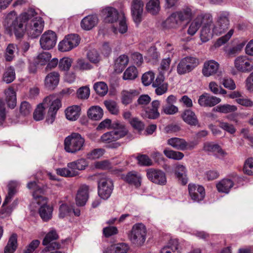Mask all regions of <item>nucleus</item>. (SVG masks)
Wrapping results in <instances>:
<instances>
[{
  "mask_svg": "<svg viewBox=\"0 0 253 253\" xmlns=\"http://www.w3.org/2000/svg\"><path fill=\"white\" fill-rule=\"evenodd\" d=\"M18 186V183L17 181H11L9 182L7 185L8 193L5 197L2 206L3 210H5V211L7 213H10L12 211L13 209L18 204L17 201L15 200L12 203V206L5 207L6 205L11 201L12 198L16 193Z\"/></svg>",
  "mask_w": 253,
  "mask_h": 253,
  "instance_id": "nucleus-7",
  "label": "nucleus"
},
{
  "mask_svg": "<svg viewBox=\"0 0 253 253\" xmlns=\"http://www.w3.org/2000/svg\"><path fill=\"white\" fill-rule=\"evenodd\" d=\"M137 77V70L135 66H132L127 68L123 74L124 80H132Z\"/></svg>",
  "mask_w": 253,
  "mask_h": 253,
  "instance_id": "nucleus-43",
  "label": "nucleus"
},
{
  "mask_svg": "<svg viewBox=\"0 0 253 253\" xmlns=\"http://www.w3.org/2000/svg\"><path fill=\"white\" fill-rule=\"evenodd\" d=\"M138 94V92L133 89L128 90H124L121 92V100L123 104L126 105L130 104L134 97Z\"/></svg>",
  "mask_w": 253,
  "mask_h": 253,
  "instance_id": "nucleus-29",
  "label": "nucleus"
},
{
  "mask_svg": "<svg viewBox=\"0 0 253 253\" xmlns=\"http://www.w3.org/2000/svg\"><path fill=\"white\" fill-rule=\"evenodd\" d=\"M51 98V97H45L43 102L38 105L33 114L34 119L36 121H41L43 119L44 110L48 107V103L52 100Z\"/></svg>",
  "mask_w": 253,
  "mask_h": 253,
  "instance_id": "nucleus-22",
  "label": "nucleus"
},
{
  "mask_svg": "<svg viewBox=\"0 0 253 253\" xmlns=\"http://www.w3.org/2000/svg\"><path fill=\"white\" fill-rule=\"evenodd\" d=\"M147 177L153 183L160 185H165L167 180L166 173L160 169H149L147 170Z\"/></svg>",
  "mask_w": 253,
  "mask_h": 253,
  "instance_id": "nucleus-11",
  "label": "nucleus"
},
{
  "mask_svg": "<svg viewBox=\"0 0 253 253\" xmlns=\"http://www.w3.org/2000/svg\"><path fill=\"white\" fill-rule=\"evenodd\" d=\"M234 66L239 72H250L253 70V60L246 55L239 56L234 60Z\"/></svg>",
  "mask_w": 253,
  "mask_h": 253,
  "instance_id": "nucleus-10",
  "label": "nucleus"
},
{
  "mask_svg": "<svg viewBox=\"0 0 253 253\" xmlns=\"http://www.w3.org/2000/svg\"><path fill=\"white\" fill-rule=\"evenodd\" d=\"M87 58L93 63H97L100 60V56L99 53L94 49L91 50L88 52Z\"/></svg>",
  "mask_w": 253,
  "mask_h": 253,
  "instance_id": "nucleus-62",
  "label": "nucleus"
},
{
  "mask_svg": "<svg viewBox=\"0 0 253 253\" xmlns=\"http://www.w3.org/2000/svg\"><path fill=\"white\" fill-rule=\"evenodd\" d=\"M146 9L151 14H157L160 9V0H150L146 3Z\"/></svg>",
  "mask_w": 253,
  "mask_h": 253,
  "instance_id": "nucleus-39",
  "label": "nucleus"
},
{
  "mask_svg": "<svg viewBox=\"0 0 253 253\" xmlns=\"http://www.w3.org/2000/svg\"><path fill=\"white\" fill-rule=\"evenodd\" d=\"M160 253H181V248L178 240L170 239L167 245L163 248Z\"/></svg>",
  "mask_w": 253,
  "mask_h": 253,
  "instance_id": "nucleus-27",
  "label": "nucleus"
},
{
  "mask_svg": "<svg viewBox=\"0 0 253 253\" xmlns=\"http://www.w3.org/2000/svg\"><path fill=\"white\" fill-rule=\"evenodd\" d=\"M181 23L177 13H172L165 21V26L168 28H177Z\"/></svg>",
  "mask_w": 253,
  "mask_h": 253,
  "instance_id": "nucleus-33",
  "label": "nucleus"
},
{
  "mask_svg": "<svg viewBox=\"0 0 253 253\" xmlns=\"http://www.w3.org/2000/svg\"><path fill=\"white\" fill-rule=\"evenodd\" d=\"M206 20H208L209 22L212 21V18L211 15L209 14H202L198 15L190 24L187 30L188 34L191 36L195 35L202 24L203 21Z\"/></svg>",
  "mask_w": 253,
  "mask_h": 253,
  "instance_id": "nucleus-14",
  "label": "nucleus"
},
{
  "mask_svg": "<svg viewBox=\"0 0 253 253\" xmlns=\"http://www.w3.org/2000/svg\"><path fill=\"white\" fill-rule=\"evenodd\" d=\"M184 139L177 137H173L169 139L167 141L168 144L173 148L181 151H183Z\"/></svg>",
  "mask_w": 253,
  "mask_h": 253,
  "instance_id": "nucleus-41",
  "label": "nucleus"
},
{
  "mask_svg": "<svg viewBox=\"0 0 253 253\" xmlns=\"http://www.w3.org/2000/svg\"><path fill=\"white\" fill-rule=\"evenodd\" d=\"M218 122L219 126L224 130L231 134L235 133L236 129L233 125L221 121H218Z\"/></svg>",
  "mask_w": 253,
  "mask_h": 253,
  "instance_id": "nucleus-52",
  "label": "nucleus"
},
{
  "mask_svg": "<svg viewBox=\"0 0 253 253\" xmlns=\"http://www.w3.org/2000/svg\"><path fill=\"white\" fill-rule=\"evenodd\" d=\"M13 31L17 38H22L25 32L31 38L38 37L43 31L44 21L33 9L21 14L17 17L14 11L8 13L5 19V25Z\"/></svg>",
  "mask_w": 253,
  "mask_h": 253,
  "instance_id": "nucleus-1",
  "label": "nucleus"
},
{
  "mask_svg": "<svg viewBox=\"0 0 253 253\" xmlns=\"http://www.w3.org/2000/svg\"><path fill=\"white\" fill-rule=\"evenodd\" d=\"M84 139L78 133H72L64 140L65 150L70 153H76L82 150L84 145Z\"/></svg>",
  "mask_w": 253,
  "mask_h": 253,
  "instance_id": "nucleus-3",
  "label": "nucleus"
},
{
  "mask_svg": "<svg viewBox=\"0 0 253 253\" xmlns=\"http://www.w3.org/2000/svg\"><path fill=\"white\" fill-rule=\"evenodd\" d=\"M182 120L187 124L196 126L199 125V121L195 113L190 109L185 110L181 114Z\"/></svg>",
  "mask_w": 253,
  "mask_h": 253,
  "instance_id": "nucleus-25",
  "label": "nucleus"
},
{
  "mask_svg": "<svg viewBox=\"0 0 253 253\" xmlns=\"http://www.w3.org/2000/svg\"><path fill=\"white\" fill-rule=\"evenodd\" d=\"M88 186L85 185L81 186L79 189L76 198V204L79 206H84L88 197Z\"/></svg>",
  "mask_w": 253,
  "mask_h": 253,
  "instance_id": "nucleus-23",
  "label": "nucleus"
},
{
  "mask_svg": "<svg viewBox=\"0 0 253 253\" xmlns=\"http://www.w3.org/2000/svg\"><path fill=\"white\" fill-rule=\"evenodd\" d=\"M104 154V150L101 148L94 149L87 153V158L90 160L98 159Z\"/></svg>",
  "mask_w": 253,
  "mask_h": 253,
  "instance_id": "nucleus-58",
  "label": "nucleus"
},
{
  "mask_svg": "<svg viewBox=\"0 0 253 253\" xmlns=\"http://www.w3.org/2000/svg\"><path fill=\"white\" fill-rule=\"evenodd\" d=\"M103 15L104 17L106 22L113 23L116 22L121 18L122 15H120L118 10L112 7H107L102 11Z\"/></svg>",
  "mask_w": 253,
  "mask_h": 253,
  "instance_id": "nucleus-19",
  "label": "nucleus"
},
{
  "mask_svg": "<svg viewBox=\"0 0 253 253\" xmlns=\"http://www.w3.org/2000/svg\"><path fill=\"white\" fill-rule=\"evenodd\" d=\"M98 21L96 15H89L82 19L81 26L84 30H90L97 25Z\"/></svg>",
  "mask_w": 253,
  "mask_h": 253,
  "instance_id": "nucleus-24",
  "label": "nucleus"
},
{
  "mask_svg": "<svg viewBox=\"0 0 253 253\" xmlns=\"http://www.w3.org/2000/svg\"><path fill=\"white\" fill-rule=\"evenodd\" d=\"M146 234L145 226L142 223H137L132 226L129 238L132 243L141 246L146 240Z\"/></svg>",
  "mask_w": 253,
  "mask_h": 253,
  "instance_id": "nucleus-4",
  "label": "nucleus"
},
{
  "mask_svg": "<svg viewBox=\"0 0 253 253\" xmlns=\"http://www.w3.org/2000/svg\"><path fill=\"white\" fill-rule=\"evenodd\" d=\"M17 52L18 48L17 45L14 44H9L7 46L5 53V60L7 61H12Z\"/></svg>",
  "mask_w": 253,
  "mask_h": 253,
  "instance_id": "nucleus-42",
  "label": "nucleus"
},
{
  "mask_svg": "<svg viewBox=\"0 0 253 253\" xmlns=\"http://www.w3.org/2000/svg\"><path fill=\"white\" fill-rule=\"evenodd\" d=\"M87 166L88 163L86 160L84 158L78 159L67 164L68 168L72 169V170H74L75 169L83 170L85 169Z\"/></svg>",
  "mask_w": 253,
  "mask_h": 253,
  "instance_id": "nucleus-34",
  "label": "nucleus"
},
{
  "mask_svg": "<svg viewBox=\"0 0 253 253\" xmlns=\"http://www.w3.org/2000/svg\"><path fill=\"white\" fill-rule=\"evenodd\" d=\"M244 172L249 175H253V158H250L246 160L243 168Z\"/></svg>",
  "mask_w": 253,
  "mask_h": 253,
  "instance_id": "nucleus-54",
  "label": "nucleus"
},
{
  "mask_svg": "<svg viewBox=\"0 0 253 253\" xmlns=\"http://www.w3.org/2000/svg\"><path fill=\"white\" fill-rule=\"evenodd\" d=\"M123 178L126 182L136 187H138L141 185V176L140 174L135 171L129 172L126 175H124Z\"/></svg>",
  "mask_w": 253,
  "mask_h": 253,
  "instance_id": "nucleus-26",
  "label": "nucleus"
},
{
  "mask_svg": "<svg viewBox=\"0 0 253 253\" xmlns=\"http://www.w3.org/2000/svg\"><path fill=\"white\" fill-rule=\"evenodd\" d=\"M73 206L67 204H62L59 209V216L60 218H64L70 215L72 213Z\"/></svg>",
  "mask_w": 253,
  "mask_h": 253,
  "instance_id": "nucleus-49",
  "label": "nucleus"
},
{
  "mask_svg": "<svg viewBox=\"0 0 253 253\" xmlns=\"http://www.w3.org/2000/svg\"><path fill=\"white\" fill-rule=\"evenodd\" d=\"M17 247V236L13 234L4 249V253H13Z\"/></svg>",
  "mask_w": 253,
  "mask_h": 253,
  "instance_id": "nucleus-38",
  "label": "nucleus"
},
{
  "mask_svg": "<svg viewBox=\"0 0 253 253\" xmlns=\"http://www.w3.org/2000/svg\"><path fill=\"white\" fill-rule=\"evenodd\" d=\"M48 97H51V98L52 99L48 103V105H49V103L51 102V103L50 105L48 111L56 113L57 110L59 109V108L61 106L60 100L58 98L53 99L54 97L52 96H49Z\"/></svg>",
  "mask_w": 253,
  "mask_h": 253,
  "instance_id": "nucleus-60",
  "label": "nucleus"
},
{
  "mask_svg": "<svg viewBox=\"0 0 253 253\" xmlns=\"http://www.w3.org/2000/svg\"><path fill=\"white\" fill-rule=\"evenodd\" d=\"M234 33V30L231 29L229 30L228 33L225 36L219 38L218 40L214 43L215 47H218L222 45L223 44L226 43L231 38Z\"/></svg>",
  "mask_w": 253,
  "mask_h": 253,
  "instance_id": "nucleus-55",
  "label": "nucleus"
},
{
  "mask_svg": "<svg viewBox=\"0 0 253 253\" xmlns=\"http://www.w3.org/2000/svg\"><path fill=\"white\" fill-rule=\"evenodd\" d=\"M111 249L115 253H126L128 246L125 243H119L111 246Z\"/></svg>",
  "mask_w": 253,
  "mask_h": 253,
  "instance_id": "nucleus-59",
  "label": "nucleus"
},
{
  "mask_svg": "<svg viewBox=\"0 0 253 253\" xmlns=\"http://www.w3.org/2000/svg\"><path fill=\"white\" fill-rule=\"evenodd\" d=\"M88 117L93 120H100L103 115V110L99 106H92L87 111Z\"/></svg>",
  "mask_w": 253,
  "mask_h": 253,
  "instance_id": "nucleus-37",
  "label": "nucleus"
},
{
  "mask_svg": "<svg viewBox=\"0 0 253 253\" xmlns=\"http://www.w3.org/2000/svg\"><path fill=\"white\" fill-rule=\"evenodd\" d=\"M5 101L8 107L13 109L16 105V92L12 87H9L5 90Z\"/></svg>",
  "mask_w": 253,
  "mask_h": 253,
  "instance_id": "nucleus-32",
  "label": "nucleus"
},
{
  "mask_svg": "<svg viewBox=\"0 0 253 253\" xmlns=\"http://www.w3.org/2000/svg\"><path fill=\"white\" fill-rule=\"evenodd\" d=\"M220 98L211 95L208 93H204L200 95L198 100V103L202 107H211L221 102Z\"/></svg>",
  "mask_w": 253,
  "mask_h": 253,
  "instance_id": "nucleus-16",
  "label": "nucleus"
},
{
  "mask_svg": "<svg viewBox=\"0 0 253 253\" xmlns=\"http://www.w3.org/2000/svg\"><path fill=\"white\" fill-rule=\"evenodd\" d=\"M79 42L80 39L77 35H69L59 42L58 49L62 52L68 51L77 46Z\"/></svg>",
  "mask_w": 253,
  "mask_h": 253,
  "instance_id": "nucleus-12",
  "label": "nucleus"
},
{
  "mask_svg": "<svg viewBox=\"0 0 253 253\" xmlns=\"http://www.w3.org/2000/svg\"><path fill=\"white\" fill-rule=\"evenodd\" d=\"M32 110L31 105L27 101H23L21 103L20 108V111L21 114L24 116L29 115Z\"/></svg>",
  "mask_w": 253,
  "mask_h": 253,
  "instance_id": "nucleus-61",
  "label": "nucleus"
},
{
  "mask_svg": "<svg viewBox=\"0 0 253 253\" xmlns=\"http://www.w3.org/2000/svg\"><path fill=\"white\" fill-rule=\"evenodd\" d=\"M213 110L217 112L227 114L236 112L237 110V107L235 105L226 104L218 105Z\"/></svg>",
  "mask_w": 253,
  "mask_h": 253,
  "instance_id": "nucleus-40",
  "label": "nucleus"
},
{
  "mask_svg": "<svg viewBox=\"0 0 253 253\" xmlns=\"http://www.w3.org/2000/svg\"><path fill=\"white\" fill-rule=\"evenodd\" d=\"M176 12L181 22L191 19L193 15L191 9L188 7L184 8L181 10Z\"/></svg>",
  "mask_w": 253,
  "mask_h": 253,
  "instance_id": "nucleus-47",
  "label": "nucleus"
},
{
  "mask_svg": "<svg viewBox=\"0 0 253 253\" xmlns=\"http://www.w3.org/2000/svg\"><path fill=\"white\" fill-rule=\"evenodd\" d=\"M219 67V63L213 60H210L204 62L202 73L205 77H209L217 74Z\"/></svg>",
  "mask_w": 253,
  "mask_h": 253,
  "instance_id": "nucleus-17",
  "label": "nucleus"
},
{
  "mask_svg": "<svg viewBox=\"0 0 253 253\" xmlns=\"http://www.w3.org/2000/svg\"><path fill=\"white\" fill-rule=\"evenodd\" d=\"M38 199H35L36 203L40 206L39 213L44 221H47L51 219L53 212L52 207L47 204L46 198L42 196L37 197Z\"/></svg>",
  "mask_w": 253,
  "mask_h": 253,
  "instance_id": "nucleus-8",
  "label": "nucleus"
},
{
  "mask_svg": "<svg viewBox=\"0 0 253 253\" xmlns=\"http://www.w3.org/2000/svg\"><path fill=\"white\" fill-rule=\"evenodd\" d=\"M93 166L94 168L101 170H106L112 168L111 163L108 160L95 162Z\"/></svg>",
  "mask_w": 253,
  "mask_h": 253,
  "instance_id": "nucleus-53",
  "label": "nucleus"
},
{
  "mask_svg": "<svg viewBox=\"0 0 253 253\" xmlns=\"http://www.w3.org/2000/svg\"><path fill=\"white\" fill-rule=\"evenodd\" d=\"M160 103L158 100H154L151 103V108H147L145 110V116L149 119H155L158 118L160 116L158 112V108L160 106Z\"/></svg>",
  "mask_w": 253,
  "mask_h": 253,
  "instance_id": "nucleus-30",
  "label": "nucleus"
},
{
  "mask_svg": "<svg viewBox=\"0 0 253 253\" xmlns=\"http://www.w3.org/2000/svg\"><path fill=\"white\" fill-rule=\"evenodd\" d=\"M56 35L52 31L44 32L41 37L40 42L42 48L49 50L52 48L56 42Z\"/></svg>",
  "mask_w": 253,
  "mask_h": 253,
  "instance_id": "nucleus-13",
  "label": "nucleus"
},
{
  "mask_svg": "<svg viewBox=\"0 0 253 253\" xmlns=\"http://www.w3.org/2000/svg\"><path fill=\"white\" fill-rule=\"evenodd\" d=\"M212 20L209 22L208 20H203L202 22L203 26L201 30L200 39L202 42H205L209 41L212 36L213 32L211 31L212 28Z\"/></svg>",
  "mask_w": 253,
  "mask_h": 253,
  "instance_id": "nucleus-21",
  "label": "nucleus"
},
{
  "mask_svg": "<svg viewBox=\"0 0 253 253\" xmlns=\"http://www.w3.org/2000/svg\"><path fill=\"white\" fill-rule=\"evenodd\" d=\"M51 57V54L48 52H43L38 55L36 63L41 65H45L49 61Z\"/></svg>",
  "mask_w": 253,
  "mask_h": 253,
  "instance_id": "nucleus-51",
  "label": "nucleus"
},
{
  "mask_svg": "<svg viewBox=\"0 0 253 253\" xmlns=\"http://www.w3.org/2000/svg\"><path fill=\"white\" fill-rule=\"evenodd\" d=\"M199 63V60L196 58L187 56L182 58L178 64L177 72L179 75L189 73L196 68Z\"/></svg>",
  "mask_w": 253,
  "mask_h": 253,
  "instance_id": "nucleus-6",
  "label": "nucleus"
},
{
  "mask_svg": "<svg viewBox=\"0 0 253 253\" xmlns=\"http://www.w3.org/2000/svg\"><path fill=\"white\" fill-rule=\"evenodd\" d=\"M112 131L104 133L100 138L102 142L105 143H110L125 136L128 130L124 123L115 121L113 122Z\"/></svg>",
  "mask_w": 253,
  "mask_h": 253,
  "instance_id": "nucleus-2",
  "label": "nucleus"
},
{
  "mask_svg": "<svg viewBox=\"0 0 253 253\" xmlns=\"http://www.w3.org/2000/svg\"><path fill=\"white\" fill-rule=\"evenodd\" d=\"M164 154L167 158L175 160H180L183 158L184 156L183 153L181 152L168 149H165Z\"/></svg>",
  "mask_w": 253,
  "mask_h": 253,
  "instance_id": "nucleus-46",
  "label": "nucleus"
},
{
  "mask_svg": "<svg viewBox=\"0 0 253 253\" xmlns=\"http://www.w3.org/2000/svg\"><path fill=\"white\" fill-rule=\"evenodd\" d=\"M15 79V73L13 68L9 67L6 69L3 73L2 81L6 84L12 82Z\"/></svg>",
  "mask_w": 253,
  "mask_h": 253,
  "instance_id": "nucleus-44",
  "label": "nucleus"
},
{
  "mask_svg": "<svg viewBox=\"0 0 253 253\" xmlns=\"http://www.w3.org/2000/svg\"><path fill=\"white\" fill-rule=\"evenodd\" d=\"M173 171L175 176L182 185H185L187 183V170L185 166L177 164L174 166Z\"/></svg>",
  "mask_w": 253,
  "mask_h": 253,
  "instance_id": "nucleus-20",
  "label": "nucleus"
},
{
  "mask_svg": "<svg viewBox=\"0 0 253 253\" xmlns=\"http://www.w3.org/2000/svg\"><path fill=\"white\" fill-rule=\"evenodd\" d=\"M188 190L189 195L194 202L202 201L205 196V188L202 186L190 183L188 185Z\"/></svg>",
  "mask_w": 253,
  "mask_h": 253,
  "instance_id": "nucleus-15",
  "label": "nucleus"
},
{
  "mask_svg": "<svg viewBox=\"0 0 253 253\" xmlns=\"http://www.w3.org/2000/svg\"><path fill=\"white\" fill-rule=\"evenodd\" d=\"M129 59L127 56L123 54L116 60L115 63V70L116 72H122L128 63Z\"/></svg>",
  "mask_w": 253,
  "mask_h": 253,
  "instance_id": "nucleus-35",
  "label": "nucleus"
},
{
  "mask_svg": "<svg viewBox=\"0 0 253 253\" xmlns=\"http://www.w3.org/2000/svg\"><path fill=\"white\" fill-rule=\"evenodd\" d=\"M113 181L105 176L101 177L98 181V194L104 200L108 199L113 190Z\"/></svg>",
  "mask_w": 253,
  "mask_h": 253,
  "instance_id": "nucleus-5",
  "label": "nucleus"
},
{
  "mask_svg": "<svg viewBox=\"0 0 253 253\" xmlns=\"http://www.w3.org/2000/svg\"><path fill=\"white\" fill-rule=\"evenodd\" d=\"M138 164L141 166H150L152 165L153 162L149 157L146 155H141L137 157Z\"/></svg>",
  "mask_w": 253,
  "mask_h": 253,
  "instance_id": "nucleus-63",
  "label": "nucleus"
},
{
  "mask_svg": "<svg viewBox=\"0 0 253 253\" xmlns=\"http://www.w3.org/2000/svg\"><path fill=\"white\" fill-rule=\"evenodd\" d=\"M56 173L62 176L65 177H73L77 175V172L71 170H69L68 168H59L56 169Z\"/></svg>",
  "mask_w": 253,
  "mask_h": 253,
  "instance_id": "nucleus-57",
  "label": "nucleus"
},
{
  "mask_svg": "<svg viewBox=\"0 0 253 253\" xmlns=\"http://www.w3.org/2000/svg\"><path fill=\"white\" fill-rule=\"evenodd\" d=\"M104 104L108 111L113 115H117L119 112L118 104L114 101L109 100L104 101Z\"/></svg>",
  "mask_w": 253,
  "mask_h": 253,
  "instance_id": "nucleus-45",
  "label": "nucleus"
},
{
  "mask_svg": "<svg viewBox=\"0 0 253 253\" xmlns=\"http://www.w3.org/2000/svg\"><path fill=\"white\" fill-rule=\"evenodd\" d=\"M154 79V74L152 72L144 74L142 77V82L145 86L150 84Z\"/></svg>",
  "mask_w": 253,
  "mask_h": 253,
  "instance_id": "nucleus-64",
  "label": "nucleus"
},
{
  "mask_svg": "<svg viewBox=\"0 0 253 253\" xmlns=\"http://www.w3.org/2000/svg\"><path fill=\"white\" fill-rule=\"evenodd\" d=\"M80 108L78 105L69 107L65 111L66 118L70 121H75L79 117Z\"/></svg>",
  "mask_w": 253,
  "mask_h": 253,
  "instance_id": "nucleus-36",
  "label": "nucleus"
},
{
  "mask_svg": "<svg viewBox=\"0 0 253 253\" xmlns=\"http://www.w3.org/2000/svg\"><path fill=\"white\" fill-rule=\"evenodd\" d=\"M58 235L55 230H51L49 232L44 238L42 244L47 246L49 251L59 248L60 245L54 241L58 238Z\"/></svg>",
  "mask_w": 253,
  "mask_h": 253,
  "instance_id": "nucleus-18",
  "label": "nucleus"
},
{
  "mask_svg": "<svg viewBox=\"0 0 253 253\" xmlns=\"http://www.w3.org/2000/svg\"><path fill=\"white\" fill-rule=\"evenodd\" d=\"M93 88L96 92L101 96L105 95L108 92V86L103 82H97L94 84Z\"/></svg>",
  "mask_w": 253,
  "mask_h": 253,
  "instance_id": "nucleus-48",
  "label": "nucleus"
},
{
  "mask_svg": "<svg viewBox=\"0 0 253 253\" xmlns=\"http://www.w3.org/2000/svg\"><path fill=\"white\" fill-rule=\"evenodd\" d=\"M234 182L228 178H224L216 184V188L219 192L228 194L233 187Z\"/></svg>",
  "mask_w": 253,
  "mask_h": 253,
  "instance_id": "nucleus-31",
  "label": "nucleus"
},
{
  "mask_svg": "<svg viewBox=\"0 0 253 253\" xmlns=\"http://www.w3.org/2000/svg\"><path fill=\"white\" fill-rule=\"evenodd\" d=\"M178 112V108L174 105L166 104L162 106V113L167 115H173Z\"/></svg>",
  "mask_w": 253,
  "mask_h": 253,
  "instance_id": "nucleus-56",
  "label": "nucleus"
},
{
  "mask_svg": "<svg viewBox=\"0 0 253 253\" xmlns=\"http://www.w3.org/2000/svg\"><path fill=\"white\" fill-rule=\"evenodd\" d=\"M72 62L73 61L71 58L64 57L61 59L59 62V68L61 71H67L70 69Z\"/></svg>",
  "mask_w": 253,
  "mask_h": 253,
  "instance_id": "nucleus-50",
  "label": "nucleus"
},
{
  "mask_svg": "<svg viewBox=\"0 0 253 253\" xmlns=\"http://www.w3.org/2000/svg\"><path fill=\"white\" fill-rule=\"evenodd\" d=\"M212 25V32L214 34L218 35L224 33L229 26V20L227 13H223L220 14L217 21Z\"/></svg>",
  "mask_w": 253,
  "mask_h": 253,
  "instance_id": "nucleus-9",
  "label": "nucleus"
},
{
  "mask_svg": "<svg viewBox=\"0 0 253 253\" xmlns=\"http://www.w3.org/2000/svg\"><path fill=\"white\" fill-rule=\"evenodd\" d=\"M59 74L57 72H52L47 75L45 78V85L50 89H54L58 84Z\"/></svg>",
  "mask_w": 253,
  "mask_h": 253,
  "instance_id": "nucleus-28",
  "label": "nucleus"
}]
</instances>
